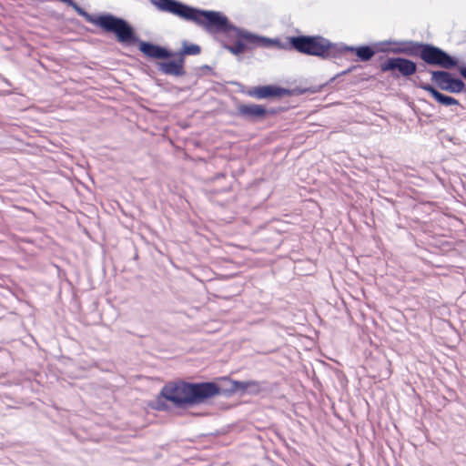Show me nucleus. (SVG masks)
I'll list each match as a JSON object with an SVG mask.
<instances>
[{
  "instance_id": "1",
  "label": "nucleus",
  "mask_w": 466,
  "mask_h": 466,
  "mask_svg": "<svg viewBox=\"0 0 466 466\" xmlns=\"http://www.w3.org/2000/svg\"><path fill=\"white\" fill-rule=\"evenodd\" d=\"M160 12L168 13L183 20L202 26L208 33H223L227 43L225 47L238 56L258 47L269 48L276 45L273 39L252 34L233 26L227 16L216 11H204L188 6L177 0H149Z\"/></svg>"
},
{
  "instance_id": "2",
  "label": "nucleus",
  "mask_w": 466,
  "mask_h": 466,
  "mask_svg": "<svg viewBox=\"0 0 466 466\" xmlns=\"http://www.w3.org/2000/svg\"><path fill=\"white\" fill-rule=\"evenodd\" d=\"M221 389L215 382L191 383L186 381L167 383L160 395L177 408H188L203 403L220 394Z\"/></svg>"
},
{
  "instance_id": "3",
  "label": "nucleus",
  "mask_w": 466,
  "mask_h": 466,
  "mask_svg": "<svg viewBox=\"0 0 466 466\" xmlns=\"http://www.w3.org/2000/svg\"><path fill=\"white\" fill-rule=\"evenodd\" d=\"M276 47H282L286 49H294L299 53L309 55V56H325L329 55L331 45L330 43L324 39L321 36H292L288 38V43L285 46H281L280 43L277 40ZM270 47H273L271 46Z\"/></svg>"
},
{
  "instance_id": "4",
  "label": "nucleus",
  "mask_w": 466,
  "mask_h": 466,
  "mask_svg": "<svg viewBox=\"0 0 466 466\" xmlns=\"http://www.w3.org/2000/svg\"><path fill=\"white\" fill-rule=\"evenodd\" d=\"M404 52L419 56L428 65L439 66L445 69H451L457 65L456 60L442 49L428 44H414L404 49Z\"/></svg>"
},
{
  "instance_id": "5",
  "label": "nucleus",
  "mask_w": 466,
  "mask_h": 466,
  "mask_svg": "<svg viewBox=\"0 0 466 466\" xmlns=\"http://www.w3.org/2000/svg\"><path fill=\"white\" fill-rule=\"evenodd\" d=\"M87 21L106 33H114L120 43H131L134 38L133 28L122 18L112 15H101L96 17L86 15Z\"/></svg>"
},
{
  "instance_id": "6",
  "label": "nucleus",
  "mask_w": 466,
  "mask_h": 466,
  "mask_svg": "<svg viewBox=\"0 0 466 466\" xmlns=\"http://www.w3.org/2000/svg\"><path fill=\"white\" fill-rule=\"evenodd\" d=\"M431 80L439 88L451 93H461L465 88L461 79L452 77V75L447 71H432Z\"/></svg>"
},
{
  "instance_id": "7",
  "label": "nucleus",
  "mask_w": 466,
  "mask_h": 466,
  "mask_svg": "<svg viewBox=\"0 0 466 466\" xmlns=\"http://www.w3.org/2000/svg\"><path fill=\"white\" fill-rule=\"evenodd\" d=\"M382 72L398 71L400 75L409 77L415 74L417 65L409 59L403 57H390L380 65Z\"/></svg>"
},
{
  "instance_id": "8",
  "label": "nucleus",
  "mask_w": 466,
  "mask_h": 466,
  "mask_svg": "<svg viewBox=\"0 0 466 466\" xmlns=\"http://www.w3.org/2000/svg\"><path fill=\"white\" fill-rule=\"evenodd\" d=\"M238 115L251 120H261L264 119L268 114H274V110H267L263 106L257 104H241L237 107Z\"/></svg>"
},
{
  "instance_id": "9",
  "label": "nucleus",
  "mask_w": 466,
  "mask_h": 466,
  "mask_svg": "<svg viewBox=\"0 0 466 466\" xmlns=\"http://www.w3.org/2000/svg\"><path fill=\"white\" fill-rule=\"evenodd\" d=\"M247 94L257 99H263L268 97H281L290 95V91L286 88L279 87L276 86H262L250 88Z\"/></svg>"
},
{
  "instance_id": "10",
  "label": "nucleus",
  "mask_w": 466,
  "mask_h": 466,
  "mask_svg": "<svg viewBox=\"0 0 466 466\" xmlns=\"http://www.w3.org/2000/svg\"><path fill=\"white\" fill-rule=\"evenodd\" d=\"M139 50L147 57L154 59H164L171 56V54L165 48L147 42H140Z\"/></svg>"
},
{
  "instance_id": "11",
  "label": "nucleus",
  "mask_w": 466,
  "mask_h": 466,
  "mask_svg": "<svg viewBox=\"0 0 466 466\" xmlns=\"http://www.w3.org/2000/svg\"><path fill=\"white\" fill-rule=\"evenodd\" d=\"M159 70L165 75L181 76L185 75L184 57L180 56L177 60L161 62L158 64Z\"/></svg>"
},
{
  "instance_id": "12",
  "label": "nucleus",
  "mask_w": 466,
  "mask_h": 466,
  "mask_svg": "<svg viewBox=\"0 0 466 466\" xmlns=\"http://www.w3.org/2000/svg\"><path fill=\"white\" fill-rule=\"evenodd\" d=\"M418 86L427 92H429L432 97L441 105L450 106H459L460 102L449 96L443 95L441 92H439L436 88H434L432 86L425 83H420L418 85Z\"/></svg>"
},
{
  "instance_id": "13",
  "label": "nucleus",
  "mask_w": 466,
  "mask_h": 466,
  "mask_svg": "<svg viewBox=\"0 0 466 466\" xmlns=\"http://www.w3.org/2000/svg\"><path fill=\"white\" fill-rule=\"evenodd\" d=\"M351 51H354L356 56L360 58L361 61H368L370 60L375 54L374 50L368 46H359V47H351Z\"/></svg>"
},
{
  "instance_id": "14",
  "label": "nucleus",
  "mask_w": 466,
  "mask_h": 466,
  "mask_svg": "<svg viewBox=\"0 0 466 466\" xmlns=\"http://www.w3.org/2000/svg\"><path fill=\"white\" fill-rule=\"evenodd\" d=\"M200 46L195 44H184L180 52V56H196L200 53Z\"/></svg>"
},
{
  "instance_id": "15",
  "label": "nucleus",
  "mask_w": 466,
  "mask_h": 466,
  "mask_svg": "<svg viewBox=\"0 0 466 466\" xmlns=\"http://www.w3.org/2000/svg\"><path fill=\"white\" fill-rule=\"evenodd\" d=\"M235 387L238 390H247L248 389H256L259 390L260 384L256 380H248V381H236Z\"/></svg>"
}]
</instances>
